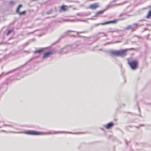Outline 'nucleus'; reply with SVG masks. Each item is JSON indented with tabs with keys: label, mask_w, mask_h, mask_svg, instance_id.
<instances>
[{
	"label": "nucleus",
	"mask_w": 151,
	"mask_h": 151,
	"mask_svg": "<svg viewBox=\"0 0 151 151\" xmlns=\"http://www.w3.org/2000/svg\"><path fill=\"white\" fill-rule=\"evenodd\" d=\"M26 13L25 11H23L22 12H19V13H18L17 14H19V15H24Z\"/></svg>",
	"instance_id": "17"
},
{
	"label": "nucleus",
	"mask_w": 151,
	"mask_h": 151,
	"mask_svg": "<svg viewBox=\"0 0 151 151\" xmlns=\"http://www.w3.org/2000/svg\"><path fill=\"white\" fill-rule=\"evenodd\" d=\"M71 31H67L62 36V37H63L64 36H66L67 35L69 34L70 32Z\"/></svg>",
	"instance_id": "16"
},
{
	"label": "nucleus",
	"mask_w": 151,
	"mask_h": 151,
	"mask_svg": "<svg viewBox=\"0 0 151 151\" xmlns=\"http://www.w3.org/2000/svg\"><path fill=\"white\" fill-rule=\"evenodd\" d=\"M12 30H8L7 33V35H8L9 34H10L12 32Z\"/></svg>",
	"instance_id": "20"
},
{
	"label": "nucleus",
	"mask_w": 151,
	"mask_h": 151,
	"mask_svg": "<svg viewBox=\"0 0 151 151\" xmlns=\"http://www.w3.org/2000/svg\"><path fill=\"white\" fill-rule=\"evenodd\" d=\"M53 133H50L51 134H53V133H56V134H58V133H70V134H74V133H73L71 132H53Z\"/></svg>",
	"instance_id": "10"
},
{
	"label": "nucleus",
	"mask_w": 151,
	"mask_h": 151,
	"mask_svg": "<svg viewBox=\"0 0 151 151\" xmlns=\"http://www.w3.org/2000/svg\"><path fill=\"white\" fill-rule=\"evenodd\" d=\"M24 133L25 134L32 135H43L46 134L45 133L38 132L33 130L26 131L24 132Z\"/></svg>",
	"instance_id": "4"
},
{
	"label": "nucleus",
	"mask_w": 151,
	"mask_h": 151,
	"mask_svg": "<svg viewBox=\"0 0 151 151\" xmlns=\"http://www.w3.org/2000/svg\"><path fill=\"white\" fill-rule=\"evenodd\" d=\"M99 6V4L98 3H96L90 5L88 8L92 9H95L97 8H98Z\"/></svg>",
	"instance_id": "5"
},
{
	"label": "nucleus",
	"mask_w": 151,
	"mask_h": 151,
	"mask_svg": "<svg viewBox=\"0 0 151 151\" xmlns=\"http://www.w3.org/2000/svg\"><path fill=\"white\" fill-rule=\"evenodd\" d=\"M13 71H14V70H12L6 73H3L1 75H0V78L3 76H5L6 75H8L9 73L12 72Z\"/></svg>",
	"instance_id": "13"
},
{
	"label": "nucleus",
	"mask_w": 151,
	"mask_h": 151,
	"mask_svg": "<svg viewBox=\"0 0 151 151\" xmlns=\"http://www.w3.org/2000/svg\"><path fill=\"white\" fill-rule=\"evenodd\" d=\"M126 142L127 144V141H126Z\"/></svg>",
	"instance_id": "27"
},
{
	"label": "nucleus",
	"mask_w": 151,
	"mask_h": 151,
	"mask_svg": "<svg viewBox=\"0 0 151 151\" xmlns=\"http://www.w3.org/2000/svg\"><path fill=\"white\" fill-rule=\"evenodd\" d=\"M22 5L21 4H19L18 7L17 8V10H16V12L17 13H19V9L20 8L22 7Z\"/></svg>",
	"instance_id": "15"
},
{
	"label": "nucleus",
	"mask_w": 151,
	"mask_h": 151,
	"mask_svg": "<svg viewBox=\"0 0 151 151\" xmlns=\"http://www.w3.org/2000/svg\"><path fill=\"white\" fill-rule=\"evenodd\" d=\"M128 63L132 70H135L137 68L138 62L136 60H128Z\"/></svg>",
	"instance_id": "3"
},
{
	"label": "nucleus",
	"mask_w": 151,
	"mask_h": 151,
	"mask_svg": "<svg viewBox=\"0 0 151 151\" xmlns=\"http://www.w3.org/2000/svg\"><path fill=\"white\" fill-rule=\"evenodd\" d=\"M80 45L76 44L67 45L61 49L59 50V53L63 54L74 51H78V50L80 49Z\"/></svg>",
	"instance_id": "1"
},
{
	"label": "nucleus",
	"mask_w": 151,
	"mask_h": 151,
	"mask_svg": "<svg viewBox=\"0 0 151 151\" xmlns=\"http://www.w3.org/2000/svg\"><path fill=\"white\" fill-rule=\"evenodd\" d=\"M3 126H9V127H11V125H6V124H4L3 125Z\"/></svg>",
	"instance_id": "23"
},
{
	"label": "nucleus",
	"mask_w": 151,
	"mask_h": 151,
	"mask_svg": "<svg viewBox=\"0 0 151 151\" xmlns=\"http://www.w3.org/2000/svg\"><path fill=\"white\" fill-rule=\"evenodd\" d=\"M37 0H32V1H36Z\"/></svg>",
	"instance_id": "28"
},
{
	"label": "nucleus",
	"mask_w": 151,
	"mask_h": 151,
	"mask_svg": "<svg viewBox=\"0 0 151 151\" xmlns=\"http://www.w3.org/2000/svg\"><path fill=\"white\" fill-rule=\"evenodd\" d=\"M9 3L11 5H13L15 3L13 1H11L9 2Z\"/></svg>",
	"instance_id": "21"
},
{
	"label": "nucleus",
	"mask_w": 151,
	"mask_h": 151,
	"mask_svg": "<svg viewBox=\"0 0 151 151\" xmlns=\"http://www.w3.org/2000/svg\"><path fill=\"white\" fill-rule=\"evenodd\" d=\"M131 25H129L126 27V29L127 30H129V29H131Z\"/></svg>",
	"instance_id": "19"
},
{
	"label": "nucleus",
	"mask_w": 151,
	"mask_h": 151,
	"mask_svg": "<svg viewBox=\"0 0 151 151\" xmlns=\"http://www.w3.org/2000/svg\"><path fill=\"white\" fill-rule=\"evenodd\" d=\"M109 53L112 56H119L123 57L126 55L127 51L126 50H111L110 51Z\"/></svg>",
	"instance_id": "2"
},
{
	"label": "nucleus",
	"mask_w": 151,
	"mask_h": 151,
	"mask_svg": "<svg viewBox=\"0 0 151 151\" xmlns=\"http://www.w3.org/2000/svg\"><path fill=\"white\" fill-rule=\"evenodd\" d=\"M105 9H104V10H101V11H99L97 12L96 14V16H97V15H98L99 14H101L103 13L105 11Z\"/></svg>",
	"instance_id": "14"
},
{
	"label": "nucleus",
	"mask_w": 151,
	"mask_h": 151,
	"mask_svg": "<svg viewBox=\"0 0 151 151\" xmlns=\"http://www.w3.org/2000/svg\"><path fill=\"white\" fill-rule=\"evenodd\" d=\"M83 32H80V33H83Z\"/></svg>",
	"instance_id": "30"
},
{
	"label": "nucleus",
	"mask_w": 151,
	"mask_h": 151,
	"mask_svg": "<svg viewBox=\"0 0 151 151\" xmlns=\"http://www.w3.org/2000/svg\"><path fill=\"white\" fill-rule=\"evenodd\" d=\"M76 35H77L78 36H79V32H76Z\"/></svg>",
	"instance_id": "22"
},
{
	"label": "nucleus",
	"mask_w": 151,
	"mask_h": 151,
	"mask_svg": "<svg viewBox=\"0 0 151 151\" xmlns=\"http://www.w3.org/2000/svg\"><path fill=\"white\" fill-rule=\"evenodd\" d=\"M46 49V48H42L41 49L36 50L35 51H34V53L35 54L37 53H40L42 52H45V51Z\"/></svg>",
	"instance_id": "9"
},
{
	"label": "nucleus",
	"mask_w": 151,
	"mask_h": 151,
	"mask_svg": "<svg viewBox=\"0 0 151 151\" xmlns=\"http://www.w3.org/2000/svg\"><path fill=\"white\" fill-rule=\"evenodd\" d=\"M67 6L65 5L62 6L60 8V11H65L67 10Z\"/></svg>",
	"instance_id": "12"
},
{
	"label": "nucleus",
	"mask_w": 151,
	"mask_h": 151,
	"mask_svg": "<svg viewBox=\"0 0 151 151\" xmlns=\"http://www.w3.org/2000/svg\"><path fill=\"white\" fill-rule=\"evenodd\" d=\"M52 51H51L45 53L42 57V58H45L48 57L52 54Z\"/></svg>",
	"instance_id": "7"
},
{
	"label": "nucleus",
	"mask_w": 151,
	"mask_h": 151,
	"mask_svg": "<svg viewBox=\"0 0 151 151\" xmlns=\"http://www.w3.org/2000/svg\"><path fill=\"white\" fill-rule=\"evenodd\" d=\"M15 133V132H12L11 131H9L8 132V133Z\"/></svg>",
	"instance_id": "25"
},
{
	"label": "nucleus",
	"mask_w": 151,
	"mask_h": 151,
	"mask_svg": "<svg viewBox=\"0 0 151 151\" xmlns=\"http://www.w3.org/2000/svg\"><path fill=\"white\" fill-rule=\"evenodd\" d=\"M106 36V34H105L104 33L102 34V36Z\"/></svg>",
	"instance_id": "24"
},
{
	"label": "nucleus",
	"mask_w": 151,
	"mask_h": 151,
	"mask_svg": "<svg viewBox=\"0 0 151 151\" xmlns=\"http://www.w3.org/2000/svg\"><path fill=\"white\" fill-rule=\"evenodd\" d=\"M114 123L112 122H110L104 126V127L107 129H109L111 128L114 125Z\"/></svg>",
	"instance_id": "6"
},
{
	"label": "nucleus",
	"mask_w": 151,
	"mask_h": 151,
	"mask_svg": "<svg viewBox=\"0 0 151 151\" xmlns=\"http://www.w3.org/2000/svg\"><path fill=\"white\" fill-rule=\"evenodd\" d=\"M119 4V5H121V4Z\"/></svg>",
	"instance_id": "29"
},
{
	"label": "nucleus",
	"mask_w": 151,
	"mask_h": 151,
	"mask_svg": "<svg viewBox=\"0 0 151 151\" xmlns=\"http://www.w3.org/2000/svg\"><path fill=\"white\" fill-rule=\"evenodd\" d=\"M115 5L114 4H111L109 5H108V6L107 7V9L112 7Z\"/></svg>",
	"instance_id": "18"
},
{
	"label": "nucleus",
	"mask_w": 151,
	"mask_h": 151,
	"mask_svg": "<svg viewBox=\"0 0 151 151\" xmlns=\"http://www.w3.org/2000/svg\"><path fill=\"white\" fill-rule=\"evenodd\" d=\"M16 69H17V68H16V69H15V70H13L14 71L15 70H16Z\"/></svg>",
	"instance_id": "26"
},
{
	"label": "nucleus",
	"mask_w": 151,
	"mask_h": 151,
	"mask_svg": "<svg viewBox=\"0 0 151 151\" xmlns=\"http://www.w3.org/2000/svg\"><path fill=\"white\" fill-rule=\"evenodd\" d=\"M117 22V21L116 20L110 21L106 22H105L102 23L101 24V25H104L107 24H109L112 23H115Z\"/></svg>",
	"instance_id": "8"
},
{
	"label": "nucleus",
	"mask_w": 151,
	"mask_h": 151,
	"mask_svg": "<svg viewBox=\"0 0 151 151\" xmlns=\"http://www.w3.org/2000/svg\"><path fill=\"white\" fill-rule=\"evenodd\" d=\"M137 24H134L131 25V30L133 31L135 30L137 28Z\"/></svg>",
	"instance_id": "11"
}]
</instances>
